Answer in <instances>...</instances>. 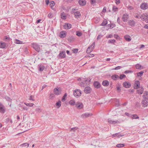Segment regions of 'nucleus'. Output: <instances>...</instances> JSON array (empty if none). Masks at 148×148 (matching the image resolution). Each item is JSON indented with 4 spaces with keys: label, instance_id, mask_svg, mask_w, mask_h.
Returning <instances> with one entry per match:
<instances>
[{
    "label": "nucleus",
    "instance_id": "obj_9",
    "mask_svg": "<svg viewBox=\"0 0 148 148\" xmlns=\"http://www.w3.org/2000/svg\"><path fill=\"white\" fill-rule=\"evenodd\" d=\"M67 34L66 32L65 31H62L60 32L59 37L62 38H65Z\"/></svg>",
    "mask_w": 148,
    "mask_h": 148
},
{
    "label": "nucleus",
    "instance_id": "obj_19",
    "mask_svg": "<svg viewBox=\"0 0 148 148\" xmlns=\"http://www.w3.org/2000/svg\"><path fill=\"white\" fill-rule=\"evenodd\" d=\"M75 38L74 36H70L67 38V40L69 42H73L75 40Z\"/></svg>",
    "mask_w": 148,
    "mask_h": 148
},
{
    "label": "nucleus",
    "instance_id": "obj_33",
    "mask_svg": "<svg viewBox=\"0 0 148 148\" xmlns=\"http://www.w3.org/2000/svg\"><path fill=\"white\" fill-rule=\"evenodd\" d=\"M119 76L116 75H112V79L114 80H116V79Z\"/></svg>",
    "mask_w": 148,
    "mask_h": 148
},
{
    "label": "nucleus",
    "instance_id": "obj_17",
    "mask_svg": "<svg viewBox=\"0 0 148 148\" xmlns=\"http://www.w3.org/2000/svg\"><path fill=\"white\" fill-rule=\"evenodd\" d=\"M124 134L120 133H118L115 134H113L112 136L113 137H117L118 138H120L121 137L123 136H124Z\"/></svg>",
    "mask_w": 148,
    "mask_h": 148
},
{
    "label": "nucleus",
    "instance_id": "obj_26",
    "mask_svg": "<svg viewBox=\"0 0 148 148\" xmlns=\"http://www.w3.org/2000/svg\"><path fill=\"white\" fill-rule=\"evenodd\" d=\"M124 38L128 42L130 41L131 40V38H130V37L127 35L125 36Z\"/></svg>",
    "mask_w": 148,
    "mask_h": 148
},
{
    "label": "nucleus",
    "instance_id": "obj_25",
    "mask_svg": "<svg viewBox=\"0 0 148 148\" xmlns=\"http://www.w3.org/2000/svg\"><path fill=\"white\" fill-rule=\"evenodd\" d=\"M61 17L62 19H65L66 18V14L63 12L61 13Z\"/></svg>",
    "mask_w": 148,
    "mask_h": 148
},
{
    "label": "nucleus",
    "instance_id": "obj_16",
    "mask_svg": "<svg viewBox=\"0 0 148 148\" xmlns=\"http://www.w3.org/2000/svg\"><path fill=\"white\" fill-rule=\"evenodd\" d=\"M63 26L65 29H68L71 27V25L70 23H66L64 24Z\"/></svg>",
    "mask_w": 148,
    "mask_h": 148
},
{
    "label": "nucleus",
    "instance_id": "obj_40",
    "mask_svg": "<svg viewBox=\"0 0 148 148\" xmlns=\"http://www.w3.org/2000/svg\"><path fill=\"white\" fill-rule=\"evenodd\" d=\"M141 66L139 64H137L136 65V67L137 69H141Z\"/></svg>",
    "mask_w": 148,
    "mask_h": 148
},
{
    "label": "nucleus",
    "instance_id": "obj_43",
    "mask_svg": "<svg viewBox=\"0 0 148 148\" xmlns=\"http://www.w3.org/2000/svg\"><path fill=\"white\" fill-rule=\"evenodd\" d=\"M50 53V52L49 51H47L45 53V55L47 57L49 56Z\"/></svg>",
    "mask_w": 148,
    "mask_h": 148
},
{
    "label": "nucleus",
    "instance_id": "obj_28",
    "mask_svg": "<svg viewBox=\"0 0 148 148\" xmlns=\"http://www.w3.org/2000/svg\"><path fill=\"white\" fill-rule=\"evenodd\" d=\"M140 83L139 81H137L136 82L135 84L134 88L137 89L139 87Z\"/></svg>",
    "mask_w": 148,
    "mask_h": 148
},
{
    "label": "nucleus",
    "instance_id": "obj_32",
    "mask_svg": "<svg viewBox=\"0 0 148 148\" xmlns=\"http://www.w3.org/2000/svg\"><path fill=\"white\" fill-rule=\"evenodd\" d=\"M143 88H141V89H140L139 90H138V93L139 94H142L143 93Z\"/></svg>",
    "mask_w": 148,
    "mask_h": 148
},
{
    "label": "nucleus",
    "instance_id": "obj_60",
    "mask_svg": "<svg viewBox=\"0 0 148 148\" xmlns=\"http://www.w3.org/2000/svg\"><path fill=\"white\" fill-rule=\"evenodd\" d=\"M34 96H32V95H31L30 96V97H29V100H32V101H34V99H33V98L34 97Z\"/></svg>",
    "mask_w": 148,
    "mask_h": 148
},
{
    "label": "nucleus",
    "instance_id": "obj_55",
    "mask_svg": "<svg viewBox=\"0 0 148 148\" xmlns=\"http://www.w3.org/2000/svg\"><path fill=\"white\" fill-rule=\"evenodd\" d=\"M53 16V15L52 13H50L48 15V17L49 18H51Z\"/></svg>",
    "mask_w": 148,
    "mask_h": 148
},
{
    "label": "nucleus",
    "instance_id": "obj_1",
    "mask_svg": "<svg viewBox=\"0 0 148 148\" xmlns=\"http://www.w3.org/2000/svg\"><path fill=\"white\" fill-rule=\"evenodd\" d=\"M32 47L37 52H39L40 51V45L36 43H31Z\"/></svg>",
    "mask_w": 148,
    "mask_h": 148
},
{
    "label": "nucleus",
    "instance_id": "obj_58",
    "mask_svg": "<svg viewBox=\"0 0 148 148\" xmlns=\"http://www.w3.org/2000/svg\"><path fill=\"white\" fill-rule=\"evenodd\" d=\"M127 7L129 10H131L133 9V8L132 6L130 5H128Z\"/></svg>",
    "mask_w": 148,
    "mask_h": 148
},
{
    "label": "nucleus",
    "instance_id": "obj_23",
    "mask_svg": "<svg viewBox=\"0 0 148 148\" xmlns=\"http://www.w3.org/2000/svg\"><path fill=\"white\" fill-rule=\"evenodd\" d=\"M38 70L40 71H42L45 69V66L42 64H39L38 65Z\"/></svg>",
    "mask_w": 148,
    "mask_h": 148
},
{
    "label": "nucleus",
    "instance_id": "obj_37",
    "mask_svg": "<svg viewBox=\"0 0 148 148\" xmlns=\"http://www.w3.org/2000/svg\"><path fill=\"white\" fill-rule=\"evenodd\" d=\"M92 50V49H90V47H88L87 49L86 52L88 53H90Z\"/></svg>",
    "mask_w": 148,
    "mask_h": 148
},
{
    "label": "nucleus",
    "instance_id": "obj_64",
    "mask_svg": "<svg viewBox=\"0 0 148 148\" xmlns=\"http://www.w3.org/2000/svg\"><path fill=\"white\" fill-rule=\"evenodd\" d=\"M73 51L74 53L77 52L78 51V49H74L73 50Z\"/></svg>",
    "mask_w": 148,
    "mask_h": 148
},
{
    "label": "nucleus",
    "instance_id": "obj_62",
    "mask_svg": "<svg viewBox=\"0 0 148 148\" xmlns=\"http://www.w3.org/2000/svg\"><path fill=\"white\" fill-rule=\"evenodd\" d=\"M148 95V92L147 91H145L144 93V95H143V97H144L145 95L147 96Z\"/></svg>",
    "mask_w": 148,
    "mask_h": 148
},
{
    "label": "nucleus",
    "instance_id": "obj_34",
    "mask_svg": "<svg viewBox=\"0 0 148 148\" xmlns=\"http://www.w3.org/2000/svg\"><path fill=\"white\" fill-rule=\"evenodd\" d=\"M67 96V94L66 93H65L63 96L62 97V101L64 102L66 100V97Z\"/></svg>",
    "mask_w": 148,
    "mask_h": 148
},
{
    "label": "nucleus",
    "instance_id": "obj_12",
    "mask_svg": "<svg viewBox=\"0 0 148 148\" xmlns=\"http://www.w3.org/2000/svg\"><path fill=\"white\" fill-rule=\"evenodd\" d=\"M129 18V15L127 14H124L122 18V19L123 21L126 22Z\"/></svg>",
    "mask_w": 148,
    "mask_h": 148
},
{
    "label": "nucleus",
    "instance_id": "obj_38",
    "mask_svg": "<svg viewBox=\"0 0 148 148\" xmlns=\"http://www.w3.org/2000/svg\"><path fill=\"white\" fill-rule=\"evenodd\" d=\"M143 73L144 72L143 71H141L138 73H137V76L139 77L142 76L143 75Z\"/></svg>",
    "mask_w": 148,
    "mask_h": 148
},
{
    "label": "nucleus",
    "instance_id": "obj_22",
    "mask_svg": "<svg viewBox=\"0 0 148 148\" xmlns=\"http://www.w3.org/2000/svg\"><path fill=\"white\" fill-rule=\"evenodd\" d=\"M6 43L3 42H0V48L4 49L6 47Z\"/></svg>",
    "mask_w": 148,
    "mask_h": 148
},
{
    "label": "nucleus",
    "instance_id": "obj_15",
    "mask_svg": "<svg viewBox=\"0 0 148 148\" xmlns=\"http://www.w3.org/2000/svg\"><path fill=\"white\" fill-rule=\"evenodd\" d=\"M76 106L79 109H81L83 107V104L81 102H77L75 104Z\"/></svg>",
    "mask_w": 148,
    "mask_h": 148
},
{
    "label": "nucleus",
    "instance_id": "obj_53",
    "mask_svg": "<svg viewBox=\"0 0 148 148\" xmlns=\"http://www.w3.org/2000/svg\"><path fill=\"white\" fill-rule=\"evenodd\" d=\"M122 67H121V66H118L115 67L113 69L115 70H119V69H121V68H122Z\"/></svg>",
    "mask_w": 148,
    "mask_h": 148
},
{
    "label": "nucleus",
    "instance_id": "obj_35",
    "mask_svg": "<svg viewBox=\"0 0 148 148\" xmlns=\"http://www.w3.org/2000/svg\"><path fill=\"white\" fill-rule=\"evenodd\" d=\"M132 116H131L132 119H139V117L138 116L137 114H133L132 115H131Z\"/></svg>",
    "mask_w": 148,
    "mask_h": 148
},
{
    "label": "nucleus",
    "instance_id": "obj_41",
    "mask_svg": "<svg viewBox=\"0 0 148 148\" xmlns=\"http://www.w3.org/2000/svg\"><path fill=\"white\" fill-rule=\"evenodd\" d=\"M26 106L29 107H32L34 105V104L33 103H25Z\"/></svg>",
    "mask_w": 148,
    "mask_h": 148
},
{
    "label": "nucleus",
    "instance_id": "obj_27",
    "mask_svg": "<svg viewBox=\"0 0 148 148\" xmlns=\"http://www.w3.org/2000/svg\"><path fill=\"white\" fill-rule=\"evenodd\" d=\"M102 84L104 86H107L109 85V82L108 81L105 80L103 82Z\"/></svg>",
    "mask_w": 148,
    "mask_h": 148
},
{
    "label": "nucleus",
    "instance_id": "obj_42",
    "mask_svg": "<svg viewBox=\"0 0 148 148\" xmlns=\"http://www.w3.org/2000/svg\"><path fill=\"white\" fill-rule=\"evenodd\" d=\"M125 145L123 144H118L116 145V147H121L124 146Z\"/></svg>",
    "mask_w": 148,
    "mask_h": 148
},
{
    "label": "nucleus",
    "instance_id": "obj_18",
    "mask_svg": "<svg viewBox=\"0 0 148 148\" xmlns=\"http://www.w3.org/2000/svg\"><path fill=\"white\" fill-rule=\"evenodd\" d=\"M128 24L131 27L134 26L136 24V22L133 20H130L128 22Z\"/></svg>",
    "mask_w": 148,
    "mask_h": 148
},
{
    "label": "nucleus",
    "instance_id": "obj_20",
    "mask_svg": "<svg viewBox=\"0 0 148 148\" xmlns=\"http://www.w3.org/2000/svg\"><path fill=\"white\" fill-rule=\"evenodd\" d=\"M78 3L80 5L84 6L86 5V2L85 0H79Z\"/></svg>",
    "mask_w": 148,
    "mask_h": 148
},
{
    "label": "nucleus",
    "instance_id": "obj_14",
    "mask_svg": "<svg viewBox=\"0 0 148 148\" xmlns=\"http://www.w3.org/2000/svg\"><path fill=\"white\" fill-rule=\"evenodd\" d=\"M91 91V88L89 86H87L85 88L84 90V92L86 94L90 93Z\"/></svg>",
    "mask_w": 148,
    "mask_h": 148
},
{
    "label": "nucleus",
    "instance_id": "obj_57",
    "mask_svg": "<svg viewBox=\"0 0 148 148\" xmlns=\"http://www.w3.org/2000/svg\"><path fill=\"white\" fill-rule=\"evenodd\" d=\"M101 37H102V36H101V34H99L97 36V40H98L100 39Z\"/></svg>",
    "mask_w": 148,
    "mask_h": 148
},
{
    "label": "nucleus",
    "instance_id": "obj_31",
    "mask_svg": "<svg viewBox=\"0 0 148 148\" xmlns=\"http://www.w3.org/2000/svg\"><path fill=\"white\" fill-rule=\"evenodd\" d=\"M55 4V3L53 1H52L50 2V6L53 10V7L54 6Z\"/></svg>",
    "mask_w": 148,
    "mask_h": 148
},
{
    "label": "nucleus",
    "instance_id": "obj_47",
    "mask_svg": "<svg viewBox=\"0 0 148 148\" xmlns=\"http://www.w3.org/2000/svg\"><path fill=\"white\" fill-rule=\"evenodd\" d=\"M29 145V144L27 143H24L22 144V146L23 147H25L27 146L28 147Z\"/></svg>",
    "mask_w": 148,
    "mask_h": 148
},
{
    "label": "nucleus",
    "instance_id": "obj_4",
    "mask_svg": "<svg viewBox=\"0 0 148 148\" xmlns=\"http://www.w3.org/2000/svg\"><path fill=\"white\" fill-rule=\"evenodd\" d=\"M65 52L64 51H62L60 52L58 56V58L62 59L64 58L65 56Z\"/></svg>",
    "mask_w": 148,
    "mask_h": 148
},
{
    "label": "nucleus",
    "instance_id": "obj_29",
    "mask_svg": "<svg viewBox=\"0 0 148 148\" xmlns=\"http://www.w3.org/2000/svg\"><path fill=\"white\" fill-rule=\"evenodd\" d=\"M14 43L16 44H20L24 43H23V42L18 39H16L15 40Z\"/></svg>",
    "mask_w": 148,
    "mask_h": 148
},
{
    "label": "nucleus",
    "instance_id": "obj_3",
    "mask_svg": "<svg viewBox=\"0 0 148 148\" xmlns=\"http://www.w3.org/2000/svg\"><path fill=\"white\" fill-rule=\"evenodd\" d=\"M62 92L61 88H55L54 90V92L56 95H59L61 94Z\"/></svg>",
    "mask_w": 148,
    "mask_h": 148
},
{
    "label": "nucleus",
    "instance_id": "obj_52",
    "mask_svg": "<svg viewBox=\"0 0 148 148\" xmlns=\"http://www.w3.org/2000/svg\"><path fill=\"white\" fill-rule=\"evenodd\" d=\"M5 99L6 100L9 101H11L12 100L8 96L5 97Z\"/></svg>",
    "mask_w": 148,
    "mask_h": 148
},
{
    "label": "nucleus",
    "instance_id": "obj_44",
    "mask_svg": "<svg viewBox=\"0 0 148 148\" xmlns=\"http://www.w3.org/2000/svg\"><path fill=\"white\" fill-rule=\"evenodd\" d=\"M117 9H118V8L116 6H114L113 7L112 10L114 12H115L116 11H117Z\"/></svg>",
    "mask_w": 148,
    "mask_h": 148
},
{
    "label": "nucleus",
    "instance_id": "obj_10",
    "mask_svg": "<svg viewBox=\"0 0 148 148\" xmlns=\"http://www.w3.org/2000/svg\"><path fill=\"white\" fill-rule=\"evenodd\" d=\"M108 122L110 124H115L119 123H120L119 122L118 120L113 121V120H111L110 119H108Z\"/></svg>",
    "mask_w": 148,
    "mask_h": 148
},
{
    "label": "nucleus",
    "instance_id": "obj_2",
    "mask_svg": "<svg viewBox=\"0 0 148 148\" xmlns=\"http://www.w3.org/2000/svg\"><path fill=\"white\" fill-rule=\"evenodd\" d=\"M73 95L75 97H78L81 95V91L78 89H75L73 92Z\"/></svg>",
    "mask_w": 148,
    "mask_h": 148
},
{
    "label": "nucleus",
    "instance_id": "obj_5",
    "mask_svg": "<svg viewBox=\"0 0 148 148\" xmlns=\"http://www.w3.org/2000/svg\"><path fill=\"white\" fill-rule=\"evenodd\" d=\"M5 112V106L0 102V112L4 113Z\"/></svg>",
    "mask_w": 148,
    "mask_h": 148
},
{
    "label": "nucleus",
    "instance_id": "obj_45",
    "mask_svg": "<svg viewBox=\"0 0 148 148\" xmlns=\"http://www.w3.org/2000/svg\"><path fill=\"white\" fill-rule=\"evenodd\" d=\"M82 35V34L81 32L79 31H77L76 32V35L78 36H80Z\"/></svg>",
    "mask_w": 148,
    "mask_h": 148
},
{
    "label": "nucleus",
    "instance_id": "obj_48",
    "mask_svg": "<svg viewBox=\"0 0 148 148\" xmlns=\"http://www.w3.org/2000/svg\"><path fill=\"white\" fill-rule=\"evenodd\" d=\"M90 1L92 5H94L96 3V0H90Z\"/></svg>",
    "mask_w": 148,
    "mask_h": 148
},
{
    "label": "nucleus",
    "instance_id": "obj_11",
    "mask_svg": "<svg viewBox=\"0 0 148 148\" xmlns=\"http://www.w3.org/2000/svg\"><path fill=\"white\" fill-rule=\"evenodd\" d=\"M140 18L143 21L145 20V21H147V20L148 18V15H147V14H143L140 16Z\"/></svg>",
    "mask_w": 148,
    "mask_h": 148
},
{
    "label": "nucleus",
    "instance_id": "obj_6",
    "mask_svg": "<svg viewBox=\"0 0 148 148\" xmlns=\"http://www.w3.org/2000/svg\"><path fill=\"white\" fill-rule=\"evenodd\" d=\"M142 103L143 106L144 107L148 106V99L145 98V99L142 101Z\"/></svg>",
    "mask_w": 148,
    "mask_h": 148
},
{
    "label": "nucleus",
    "instance_id": "obj_7",
    "mask_svg": "<svg viewBox=\"0 0 148 148\" xmlns=\"http://www.w3.org/2000/svg\"><path fill=\"white\" fill-rule=\"evenodd\" d=\"M92 115V114L90 113H85L81 115V117L83 118H85L86 117L91 116Z\"/></svg>",
    "mask_w": 148,
    "mask_h": 148
},
{
    "label": "nucleus",
    "instance_id": "obj_46",
    "mask_svg": "<svg viewBox=\"0 0 148 148\" xmlns=\"http://www.w3.org/2000/svg\"><path fill=\"white\" fill-rule=\"evenodd\" d=\"M126 77V76L124 74H121L120 75L119 78L120 79H122L124 78H125Z\"/></svg>",
    "mask_w": 148,
    "mask_h": 148
},
{
    "label": "nucleus",
    "instance_id": "obj_8",
    "mask_svg": "<svg viewBox=\"0 0 148 148\" xmlns=\"http://www.w3.org/2000/svg\"><path fill=\"white\" fill-rule=\"evenodd\" d=\"M140 7L141 9L143 10H146L148 8V5L147 3H142L141 4Z\"/></svg>",
    "mask_w": 148,
    "mask_h": 148
},
{
    "label": "nucleus",
    "instance_id": "obj_24",
    "mask_svg": "<svg viewBox=\"0 0 148 148\" xmlns=\"http://www.w3.org/2000/svg\"><path fill=\"white\" fill-rule=\"evenodd\" d=\"M74 15L75 18H78L80 16L81 14L79 12L77 11L74 12Z\"/></svg>",
    "mask_w": 148,
    "mask_h": 148
},
{
    "label": "nucleus",
    "instance_id": "obj_30",
    "mask_svg": "<svg viewBox=\"0 0 148 148\" xmlns=\"http://www.w3.org/2000/svg\"><path fill=\"white\" fill-rule=\"evenodd\" d=\"M75 102L74 100H71L69 101V103L71 106H74L75 104Z\"/></svg>",
    "mask_w": 148,
    "mask_h": 148
},
{
    "label": "nucleus",
    "instance_id": "obj_56",
    "mask_svg": "<svg viewBox=\"0 0 148 148\" xmlns=\"http://www.w3.org/2000/svg\"><path fill=\"white\" fill-rule=\"evenodd\" d=\"M54 97V95L53 93H51L50 95V97L51 99H52Z\"/></svg>",
    "mask_w": 148,
    "mask_h": 148
},
{
    "label": "nucleus",
    "instance_id": "obj_49",
    "mask_svg": "<svg viewBox=\"0 0 148 148\" xmlns=\"http://www.w3.org/2000/svg\"><path fill=\"white\" fill-rule=\"evenodd\" d=\"M115 42V40L114 39L109 40L108 41L109 43H113Z\"/></svg>",
    "mask_w": 148,
    "mask_h": 148
},
{
    "label": "nucleus",
    "instance_id": "obj_63",
    "mask_svg": "<svg viewBox=\"0 0 148 148\" xmlns=\"http://www.w3.org/2000/svg\"><path fill=\"white\" fill-rule=\"evenodd\" d=\"M106 7H104L103 8V9L102 12H106Z\"/></svg>",
    "mask_w": 148,
    "mask_h": 148
},
{
    "label": "nucleus",
    "instance_id": "obj_39",
    "mask_svg": "<svg viewBox=\"0 0 148 148\" xmlns=\"http://www.w3.org/2000/svg\"><path fill=\"white\" fill-rule=\"evenodd\" d=\"M107 24V22L106 21H103L101 24V25L104 26L106 25Z\"/></svg>",
    "mask_w": 148,
    "mask_h": 148
},
{
    "label": "nucleus",
    "instance_id": "obj_54",
    "mask_svg": "<svg viewBox=\"0 0 148 148\" xmlns=\"http://www.w3.org/2000/svg\"><path fill=\"white\" fill-rule=\"evenodd\" d=\"M95 45V42H94L92 45L90 46L89 47H90V49H93V48L94 47V46Z\"/></svg>",
    "mask_w": 148,
    "mask_h": 148
},
{
    "label": "nucleus",
    "instance_id": "obj_13",
    "mask_svg": "<svg viewBox=\"0 0 148 148\" xmlns=\"http://www.w3.org/2000/svg\"><path fill=\"white\" fill-rule=\"evenodd\" d=\"M123 85L125 88H128L131 86V84L129 82H125L123 83Z\"/></svg>",
    "mask_w": 148,
    "mask_h": 148
},
{
    "label": "nucleus",
    "instance_id": "obj_59",
    "mask_svg": "<svg viewBox=\"0 0 148 148\" xmlns=\"http://www.w3.org/2000/svg\"><path fill=\"white\" fill-rule=\"evenodd\" d=\"M117 22L118 23L120 24H121V20L119 18V17H118V18H117Z\"/></svg>",
    "mask_w": 148,
    "mask_h": 148
},
{
    "label": "nucleus",
    "instance_id": "obj_51",
    "mask_svg": "<svg viewBox=\"0 0 148 148\" xmlns=\"http://www.w3.org/2000/svg\"><path fill=\"white\" fill-rule=\"evenodd\" d=\"M132 71L127 70V71H125L124 73L125 74H127V73H132Z\"/></svg>",
    "mask_w": 148,
    "mask_h": 148
},
{
    "label": "nucleus",
    "instance_id": "obj_36",
    "mask_svg": "<svg viewBox=\"0 0 148 148\" xmlns=\"http://www.w3.org/2000/svg\"><path fill=\"white\" fill-rule=\"evenodd\" d=\"M56 105L58 106V108H60L61 106V102L60 101H59L56 103Z\"/></svg>",
    "mask_w": 148,
    "mask_h": 148
},
{
    "label": "nucleus",
    "instance_id": "obj_50",
    "mask_svg": "<svg viewBox=\"0 0 148 148\" xmlns=\"http://www.w3.org/2000/svg\"><path fill=\"white\" fill-rule=\"evenodd\" d=\"M77 129H78L77 127H75L72 128L71 129L70 131H75V130H77Z\"/></svg>",
    "mask_w": 148,
    "mask_h": 148
},
{
    "label": "nucleus",
    "instance_id": "obj_61",
    "mask_svg": "<svg viewBox=\"0 0 148 148\" xmlns=\"http://www.w3.org/2000/svg\"><path fill=\"white\" fill-rule=\"evenodd\" d=\"M115 2L117 4H119L120 3V0H115Z\"/></svg>",
    "mask_w": 148,
    "mask_h": 148
},
{
    "label": "nucleus",
    "instance_id": "obj_21",
    "mask_svg": "<svg viewBox=\"0 0 148 148\" xmlns=\"http://www.w3.org/2000/svg\"><path fill=\"white\" fill-rule=\"evenodd\" d=\"M93 84L95 87L97 88H99L100 87L101 85L98 82H95Z\"/></svg>",
    "mask_w": 148,
    "mask_h": 148
}]
</instances>
